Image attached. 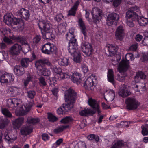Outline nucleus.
Listing matches in <instances>:
<instances>
[{
  "label": "nucleus",
  "mask_w": 148,
  "mask_h": 148,
  "mask_svg": "<svg viewBox=\"0 0 148 148\" xmlns=\"http://www.w3.org/2000/svg\"><path fill=\"white\" fill-rule=\"evenodd\" d=\"M78 23L80 27L81 32L84 35L85 38H86L87 36V30L84 22L81 18H79Z\"/></svg>",
  "instance_id": "25"
},
{
  "label": "nucleus",
  "mask_w": 148,
  "mask_h": 148,
  "mask_svg": "<svg viewBox=\"0 0 148 148\" xmlns=\"http://www.w3.org/2000/svg\"><path fill=\"white\" fill-rule=\"evenodd\" d=\"M11 38L15 42H18L21 44L26 45V47L27 48V49H24V51L26 53L28 52L30 49V46L27 43L26 38L25 37L21 36H13Z\"/></svg>",
  "instance_id": "7"
},
{
  "label": "nucleus",
  "mask_w": 148,
  "mask_h": 148,
  "mask_svg": "<svg viewBox=\"0 0 148 148\" xmlns=\"http://www.w3.org/2000/svg\"><path fill=\"white\" fill-rule=\"evenodd\" d=\"M125 35L124 29L123 27L121 26L118 27L115 32L116 39L122 41Z\"/></svg>",
  "instance_id": "14"
},
{
  "label": "nucleus",
  "mask_w": 148,
  "mask_h": 148,
  "mask_svg": "<svg viewBox=\"0 0 148 148\" xmlns=\"http://www.w3.org/2000/svg\"><path fill=\"white\" fill-rule=\"evenodd\" d=\"M58 30L60 32H63L66 29L65 24L64 23H61L58 26Z\"/></svg>",
  "instance_id": "54"
},
{
  "label": "nucleus",
  "mask_w": 148,
  "mask_h": 148,
  "mask_svg": "<svg viewBox=\"0 0 148 148\" xmlns=\"http://www.w3.org/2000/svg\"><path fill=\"white\" fill-rule=\"evenodd\" d=\"M27 122L28 123L33 124L38 123L40 121L39 118H34L31 117H28L27 119Z\"/></svg>",
  "instance_id": "42"
},
{
  "label": "nucleus",
  "mask_w": 148,
  "mask_h": 148,
  "mask_svg": "<svg viewBox=\"0 0 148 148\" xmlns=\"http://www.w3.org/2000/svg\"><path fill=\"white\" fill-rule=\"evenodd\" d=\"M66 38L67 40H69V43H71L73 42V40H75V41H77L76 39L75 38V37L74 34H71L70 33H66L65 35Z\"/></svg>",
  "instance_id": "46"
},
{
  "label": "nucleus",
  "mask_w": 148,
  "mask_h": 148,
  "mask_svg": "<svg viewBox=\"0 0 148 148\" xmlns=\"http://www.w3.org/2000/svg\"><path fill=\"white\" fill-rule=\"evenodd\" d=\"M46 64L50 66H52V64L47 59H39L36 61L35 63V66L37 70L39 75L45 76H49L51 74L49 70L46 69L44 64Z\"/></svg>",
  "instance_id": "2"
},
{
  "label": "nucleus",
  "mask_w": 148,
  "mask_h": 148,
  "mask_svg": "<svg viewBox=\"0 0 148 148\" xmlns=\"http://www.w3.org/2000/svg\"><path fill=\"white\" fill-rule=\"evenodd\" d=\"M33 42L36 46H38L41 44L42 41L41 36L40 35H36L33 38Z\"/></svg>",
  "instance_id": "35"
},
{
  "label": "nucleus",
  "mask_w": 148,
  "mask_h": 148,
  "mask_svg": "<svg viewBox=\"0 0 148 148\" xmlns=\"http://www.w3.org/2000/svg\"><path fill=\"white\" fill-rule=\"evenodd\" d=\"M94 111H92V110L90 109L84 108L79 112V114L81 116H86L88 114H95V112Z\"/></svg>",
  "instance_id": "32"
},
{
  "label": "nucleus",
  "mask_w": 148,
  "mask_h": 148,
  "mask_svg": "<svg viewBox=\"0 0 148 148\" xmlns=\"http://www.w3.org/2000/svg\"><path fill=\"white\" fill-rule=\"evenodd\" d=\"M20 88L12 87L9 88L8 92L13 97H15L20 92Z\"/></svg>",
  "instance_id": "28"
},
{
  "label": "nucleus",
  "mask_w": 148,
  "mask_h": 148,
  "mask_svg": "<svg viewBox=\"0 0 148 148\" xmlns=\"http://www.w3.org/2000/svg\"><path fill=\"white\" fill-rule=\"evenodd\" d=\"M32 59H29L28 58H23L21 59L20 61L21 66L23 68H27L28 66L29 63L32 62Z\"/></svg>",
  "instance_id": "34"
},
{
  "label": "nucleus",
  "mask_w": 148,
  "mask_h": 148,
  "mask_svg": "<svg viewBox=\"0 0 148 148\" xmlns=\"http://www.w3.org/2000/svg\"><path fill=\"white\" fill-rule=\"evenodd\" d=\"M56 61L58 64L61 66H66L69 64V59L66 58H58Z\"/></svg>",
  "instance_id": "30"
},
{
  "label": "nucleus",
  "mask_w": 148,
  "mask_h": 148,
  "mask_svg": "<svg viewBox=\"0 0 148 148\" xmlns=\"http://www.w3.org/2000/svg\"><path fill=\"white\" fill-rule=\"evenodd\" d=\"M27 97L31 100H33L36 95V92L34 90H29L26 92Z\"/></svg>",
  "instance_id": "48"
},
{
  "label": "nucleus",
  "mask_w": 148,
  "mask_h": 148,
  "mask_svg": "<svg viewBox=\"0 0 148 148\" xmlns=\"http://www.w3.org/2000/svg\"><path fill=\"white\" fill-rule=\"evenodd\" d=\"M69 127V125L63 126H62L59 127L54 130V132L56 133H59L62 132L64 129L67 128Z\"/></svg>",
  "instance_id": "49"
},
{
  "label": "nucleus",
  "mask_w": 148,
  "mask_h": 148,
  "mask_svg": "<svg viewBox=\"0 0 148 148\" xmlns=\"http://www.w3.org/2000/svg\"><path fill=\"white\" fill-rule=\"evenodd\" d=\"M82 51L87 56L92 54L93 49L91 45L87 42H85L82 46Z\"/></svg>",
  "instance_id": "11"
},
{
  "label": "nucleus",
  "mask_w": 148,
  "mask_h": 148,
  "mask_svg": "<svg viewBox=\"0 0 148 148\" xmlns=\"http://www.w3.org/2000/svg\"><path fill=\"white\" fill-rule=\"evenodd\" d=\"M119 18V16L116 13H111L108 14L106 21V23L108 26L114 24Z\"/></svg>",
  "instance_id": "10"
},
{
  "label": "nucleus",
  "mask_w": 148,
  "mask_h": 148,
  "mask_svg": "<svg viewBox=\"0 0 148 148\" xmlns=\"http://www.w3.org/2000/svg\"><path fill=\"white\" fill-rule=\"evenodd\" d=\"M34 105V101L33 100H31L30 101H28L26 103L24 108L23 109V107L21 108L18 115L22 116L26 114L31 110L32 107Z\"/></svg>",
  "instance_id": "6"
},
{
  "label": "nucleus",
  "mask_w": 148,
  "mask_h": 148,
  "mask_svg": "<svg viewBox=\"0 0 148 148\" xmlns=\"http://www.w3.org/2000/svg\"><path fill=\"white\" fill-rule=\"evenodd\" d=\"M146 78V75L145 74L142 72H138L136 73V76H135L134 79L135 81H136L137 80H140V79H144Z\"/></svg>",
  "instance_id": "41"
},
{
  "label": "nucleus",
  "mask_w": 148,
  "mask_h": 148,
  "mask_svg": "<svg viewBox=\"0 0 148 148\" xmlns=\"http://www.w3.org/2000/svg\"><path fill=\"white\" fill-rule=\"evenodd\" d=\"M131 92L128 90L122 89L119 92V95L123 97H125L131 94Z\"/></svg>",
  "instance_id": "40"
},
{
  "label": "nucleus",
  "mask_w": 148,
  "mask_h": 148,
  "mask_svg": "<svg viewBox=\"0 0 148 148\" xmlns=\"http://www.w3.org/2000/svg\"><path fill=\"white\" fill-rule=\"evenodd\" d=\"M138 8L137 7H132L126 13V19H131L132 21H135L138 18V14L134 12L137 10Z\"/></svg>",
  "instance_id": "8"
},
{
  "label": "nucleus",
  "mask_w": 148,
  "mask_h": 148,
  "mask_svg": "<svg viewBox=\"0 0 148 148\" xmlns=\"http://www.w3.org/2000/svg\"><path fill=\"white\" fill-rule=\"evenodd\" d=\"M93 85L92 80L90 77L88 78L84 83V86L86 89L89 90L92 89Z\"/></svg>",
  "instance_id": "23"
},
{
  "label": "nucleus",
  "mask_w": 148,
  "mask_h": 148,
  "mask_svg": "<svg viewBox=\"0 0 148 148\" xmlns=\"http://www.w3.org/2000/svg\"><path fill=\"white\" fill-rule=\"evenodd\" d=\"M126 108L129 110L136 109L140 105V103L133 97L127 98L125 100Z\"/></svg>",
  "instance_id": "4"
},
{
  "label": "nucleus",
  "mask_w": 148,
  "mask_h": 148,
  "mask_svg": "<svg viewBox=\"0 0 148 148\" xmlns=\"http://www.w3.org/2000/svg\"><path fill=\"white\" fill-rule=\"evenodd\" d=\"M121 0H114L113 3V5L115 7H117L121 3Z\"/></svg>",
  "instance_id": "61"
},
{
  "label": "nucleus",
  "mask_w": 148,
  "mask_h": 148,
  "mask_svg": "<svg viewBox=\"0 0 148 148\" xmlns=\"http://www.w3.org/2000/svg\"><path fill=\"white\" fill-rule=\"evenodd\" d=\"M94 22L95 24L98 23L101 20L102 13L101 10L96 8L93 9L91 12Z\"/></svg>",
  "instance_id": "9"
},
{
  "label": "nucleus",
  "mask_w": 148,
  "mask_h": 148,
  "mask_svg": "<svg viewBox=\"0 0 148 148\" xmlns=\"http://www.w3.org/2000/svg\"><path fill=\"white\" fill-rule=\"evenodd\" d=\"M48 119L49 121L54 122L58 120V118L51 113H49L48 115Z\"/></svg>",
  "instance_id": "50"
},
{
  "label": "nucleus",
  "mask_w": 148,
  "mask_h": 148,
  "mask_svg": "<svg viewBox=\"0 0 148 148\" xmlns=\"http://www.w3.org/2000/svg\"><path fill=\"white\" fill-rule=\"evenodd\" d=\"M82 69L84 73H86L89 71L88 66L85 64H84L82 66Z\"/></svg>",
  "instance_id": "56"
},
{
  "label": "nucleus",
  "mask_w": 148,
  "mask_h": 148,
  "mask_svg": "<svg viewBox=\"0 0 148 148\" xmlns=\"http://www.w3.org/2000/svg\"><path fill=\"white\" fill-rule=\"evenodd\" d=\"M1 111L3 114L6 117L11 118L13 117L11 113L9 111L8 109L6 108L2 109Z\"/></svg>",
  "instance_id": "37"
},
{
  "label": "nucleus",
  "mask_w": 148,
  "mask_h": 148,
  "mask_svg": "<svg viewBox=\"0 0 148 148\" xmlns=\"http://www.w3.org/2000/svg\"><path fill=\"white\" fill-rule=\"evenodd\" d=\"M134 21L131 20V19H126V22L128 26L130 27H133L134 25L133 22Z\"/></svg>",
  "instance_id": "59"
},
{
  "label": "nucleus",
  "mask_w": 148,
  "mask_h": 148,
  "mask_svg": "<svg viewBox=\"0 0 148 148\" xmlns=\"http://www.w3.org/2000/svg\"><path fill=\"white\" fill-rule=\"evenodd\" d=\"M32 129L30 126H24L21 130V134L23 135H27L30 133Z\"/></svg>",
  "instance_id": "33"
},
{
  "label": "nucleus",
  "mask_w": 148,
  "mask_h": 148,
  "mask_svg": "<svg viewBox=\"0 0 148 148\" xmlns=\"http://www.w3.org/2000/svg\"><path fill=\"white\" fill-rule=\"evenodd\" d=\"M129 66L128 61L122 60L119 64L118 70L120 72H124L128 69Z\"/></svg>",
  "instance_id": "19"
},
{
  "label": "nucleus",
  "mask_w": 148,
  "mask_h": 148,
  "mask_svg": "<svg viewBox=\"0 0 148 148\" xmlns=\"http://www.w3.org/2000/svg\"><path fill=\"white\" fill-rule=\"evenodd\" d=\"M63 17L64 16L62 14L60 13L58 14L55 17L54 19L58 22H59Z\"/></svg>",
  "instance_id": "57"
},
{
  "label": "nucleus",
  "mask_w": 148,
  "mask_h": 148,
  "mask_svg": "<svg viewBox=\"0 0 148 148\" xmlns=\"http://www.w3.org/2000/svg\"><path fill=\"white\" fill-rule=\"evenodd\" d=\"M42 138L44 141H46L48 140L49 137L48 134L46 133H43L42 135Z\"/></svg>",
  "instance_id": "62"
},
{
  "label": "nucleus",
  "mask_w": 148,
  "mask_h": 148,
  "mask_svg": "<svg viewBox=\"0 0 148 148\" xmlns=\"http://www.w3.org/2000/svg\"><path fill=\"white\" fill-rule=\"evenodd\" d=\"M49 85L52 86L53 85V86H55V84L56 82V78L55 77H53V78H50L49 79Z\"/></svg>",
  "instance_id": "63"
},
{
  "label": "nucleus",
  "mask_w": 148,
  "mask_h": 148,
  "mask_svg": "<svg viewBox=\"0 0 148 148\" xmlns=\"http://www.w3.org/2000/svg\"><path fill=\"white\" fill-rule=\"evenodd\" d=\"M51 69H53V71L56 73L59 74L62 72V69L60 67H57L56 66L54 67L52 65V66H50Z\"/></svg>",
  "instance_id": "55"
},
{
  "label": "nucleus",
  "mask_w": 148,
  "mask_h": 148,
  "mask_svg": "<svg viewBox=\"0 0 148 148\" xmlns=\"http://www.w3.org/2000/svg\"><path fill=\"white\" fill-rule=\"evenodd\" d=\"M68 75L65 73L61 72L59 74L58 77H60L61 79H63L67 77Z\"/></svg>",
  "instance_id": "58"
},
{
  "label": "nucleus",
  "mask_w": 148,
  "mask_h": 148,
  "mask_svg": "<svg viewBox=\"0 0 148 148\" xmlns=\"http://www.w3.org/2000/svg\"><path fill=\"white\" fill-rule=\"evenodd\" d=\"M13 15L10 13H7L4 16V21L7 25L10 24L13 22Z\"/></svg>",
  "instance_id": "26"
},
{
  "label": "nucleus",
  "mask_w": 148,
  "mask_h": 148,
  "mask_svg": "<svg viewBox=\"0 0 148 148\" xmlns=\"http://www.w3.org/2000/svg\"><path fill=\"white\" fill-rule=\"evenodd\" d=\"M32 77L29 74L27 76V78L24 80V85L25 86H26L29 82L31 81Z\"/></svg>",
  "instance_id": "52"
},
{
  "label": "nucleus",
  "mask_w": 148,
  "mask_h": 148,
  "mask_svg": "<svg viewBox=\"0 0 148 148\" xmlns=\"http://www.w3.org/2000/svg\"><path fill=\"white\" fill-rule=\"evenodd\" d=\"M71 43H69L68 46V50L71 55L77 53L79 51L78 50L77 43L75 40H74Z\"/></svg>",
  "instance_id": "12"
},
{
  "label": "nucleus",
  "mask_w": 148,
  "mask_h": 148,
  "mask_svg": "<svg viewBox=\"0 0 148 148\" xmlns=\"http://www.w3.org/2000/svg\"><path fill=\"white\" fill-rule=\"evenodd\" d=\"M81 74L78 73L74 72L73 73L71 78L72 81L76 83L77 84H79L81 82Z\"/></svg>",
  "instance_id": "24"
},
{
  "label": "nucleus",
  "mask_w": 148,
  "mask_h": 148,
  "mask_svg": "<svg viewBox=\"0 0 148 148\" xmlns=\"http://www.w3.org/2000/svg\"><path fill=\"white\" fill-rule=\"evenodd\" d=\"M108 80V81L114 84L115 83L114 76L113 71L112 69L108 70L107 73Z\"/></svg>",
  "instance_id": "31"
},
{
  "label": "nucleus",
  "mask_w": 148,
  "mask_h": 148,
  "mask_svg": "<svg viewBox=\"0 0 148 148\" xmlns=\"http://www.w3.org/2000/svg\"><path fill=\"white\" fill-rule=\"evenodd\" d=\"M22 49V47L20 45L15 43L11 47L9 52L12 56H17L19 55Z\"/></svg>",
  "instance_id": "13"
},
{
  "label": "nucleus",
  "mask_w": 148,
  "mask_h": 148,
  "mask_svg": "<svg viewBox=\"0 0 148 148\" xmlns=\"http://www.w3.org/2000/svg\"><path fill=\"white\" fill-rule=\"evenodd\" d=\"M89 105L93 108L92 111H95V113L97 112L99 114L101 113L99 109V106L97 101L92 98H89L88 101Z\"/></svg>",
  "instance_id": "15"
},
{
  "label": "nucleus",
  "mask_w": 148,
  "mask_h": 148,
  "mask_svg": "<svg viewBox=\"0 0 148 148\" xmlns=\"http://www.w3.org/2000/svg\"><path fill=\"white\" fill-rule=\"evenodd\" d=\"M125 142L123 140H119L112 146L111 148H121L124 146Z\"/></svg>",
  "instance_id": "39"
},
{
  "label": "nucleus",
  "mask_w": 148,
  "mask_h": 148,
  "mask_svg": "<svg viewBox=\"0 0 148 148\" xmlns=\"http://www.w3.org/2000/svg\"><path fill=\"white\" fill-rule=\"evenodd\" d=\"M56 48L51 43L48 42L42 45L40 48L42 52L46 54L51 55L55 51Z\"/></svg>",
  "instance_id": "5"
},
{
  "label": "nucleus",
  "mask_w": 148,
  "mask_h": 148,
  "mask_svg": "<svg viewBox=\"0 0 148 148\" xmlns=\"http://www.w3.org/2000/svg\"><path fill=\"white\" fill-rule=\"evenodd\" d=\"M116 79L117 80L121 82H123L125 79V77L124 76L120 75H117Z\"/></svg>",
  "instance_id": "60"
},
{
  "label": "nucleus",
  "mask_w": 148,
  "mask_h": 148,
  "mask_svg": "<svg viewBox=\"0 0 148 148\" xmlns=\"http://www.w3.org/2000/svg\"><path fill=\"white\" fill-rule=\"evenodd\" d=\"M138 23L140 26H145L148 23V19L145 18H141L138 20Z\"/></svg>",
  "instance_id": "43"
},
{
  "label": "nucleus",
  "mask_w": 148,
  "mask_h": 148,
  "mask_svg": "<svg viewBox=\"0 0 148 148\" xmlns=\"http://www.w3.org/2000/svg\"><path fill=\"white\" fill-rule=\"evenodd\" d=\"M14 79V76L11 73H5L0 78V81L2 83L12 82Z\"/></svg>",
  "instance_id": "16"
},
{
  "label": "nucleus",
  "mask_w": 148,
  "mask_h": 148,
  "mask_svg": "<svg viewBox=\"0 0 148 148\" xmlns=\"http://www.w3.org/2000/svg\"><path fill=\"white\" fill-rule=\"evenodd\" d=\"M64 96L67 104L73 108L77 97L76 92L73 89L70 88L65 92Z\"/></svg>",
  "instance_id": "3"
},
{
  "label": "nucleus",
  "mask_w": 148,
  "mask_h": 148,
  "mask_svg": "<svg viewBox=\"0 0 148 148\" xmlns=\"http://www.w3.org/2000/svg\"><path fill=\"white\" fill-rule=\"evenodd\" d=\"M0 129H3L8 125L9 121L7 119H3L1 118L0 119Z\"/></svg>",
  "instance_id": "38"
},
{
  "label": "nucleus",
  "mask_w": 148,
  "mask_h": 148,
  "mask_svg": "<svg viewBox=\"0 0 148 148\" xmlns=\"http://www.w3.org/2000/svg\"><path fill=\"white\" fill-rule=\"evenodd\" d=\"M118 50L117 46L112 45H110L108 46V53H106L107 56H112L116 53Z\"/></svg>",
  "instance_id": "20"
},
{
  "label": "nucleus",
  "mask_w": 148,
  "mask_h": 148,
  "mask_svg": "<svg viewBox=\"0 0 148 148\" xmlns=\"http://www.w3.org/2000/svg\"><path fill=\"white\" fill-rule=\"evenodd\" d=\"M87 138L88 140L93 141L95 140L96 143H97L99 140V137L97 135L92 134L88 135Z\"/></svg>",
  "instance_id": "36"
},
{
  "label": "nucleus",
  "mask_w": 148,
  "mask_h": 148,
  "mask_svg": "<svg viewBox=\"0 0 148 148\" xmlns=\"http://www.w3.org/2000/svg\"><path fill=\"white\" fill-rule=\"evenodd\" d=\"M17 100L15 98L12 99H9L8 100V102L10 106V107L14 109V107L15 106L14 104H15V102Z\"/></svg>",
  "instance_id": "53"
},
{
  "label": "nucleus",
  "mask_w": 148,
  "mask_h": 148,
  "mask_svg": "<svg viewBox=\"0 0 148 148\" xmlns=\"http://www.w3.org/2000/svg\"><path fill=\"white\" fill-rule=\"evenodd\" d=\"M38 25L40 29L43 38L52 40L54 38V35L53 33L52 30L48 22L44 20L40 21Z\"/></svg>",
  "instance_id": "1"
},
{
  "label": "nucleus",
  "mask_w": 148,
  "mask_h": 148,
  "mask_svg": "<svg viewBox=\"0 0 148 148\" xmlns=\"http://www.w3.org/2000/svg\"><path fill=\"white\" fill-rule=\"evenodd\" d=\"M24 119L23 117L17 118L13 121L12 123L16 128H18L23 122Z\"/></svg>",
  "instance_id": "29"
},
{
  "label": "nucleus",
  "mask_w": 148,
  "mask_h": 148,
  "mask_svg": "<svg viewBox=\"0 0 148 148\" xmlns=\"http://www.w3.org/2000/svg\"><path fill=\"white\" fill-rule=\"evenodd\" d=\"M72 120V119L70 117H65L61 120V123L63 124H67L71 122Z\"/></svg>",
  "instance_id": "51"
},
{
  "label": "nucleus",
  "mask_w": 148,
  "mask_h": 148,
  "mask_svg": "<svg viewBox=\"0 0 148 148\" xmlns=\"http://www.w3.org/2000/svg\"><path fill=\"white\" fill-rule=\"evenodd\" d=\"M141 128L142 129L141 133L142 135L143 136L148 135V124L142 125Z\"/></svg>",
  "instance_id": "44"
},
{
  "label": "nucleus",
  "mask_w": 148,
  "mask_h": 148,
  "mask_svg": "<svg viewBox=\"0 0 148 148\" xmlns=\"http://www.w3.org/2000/svg\"><path fill=\"white\" fill-rule=\"evenodd\" d=\"M11 30L9 29H4L2 31V33L4 35L10 33Z\"/></svg>",
  "instance_id": "64"
},
{
  "label": "nucleus",
  "mask_w": 148,
  "mask_h": 148,
  "mask_svg": "<svg viewBox=\"0 0 148 148\" xmlns=\"http://www.w3.org/2000/svg\"><path fill=\"white\" fill-rule=\"evenodd\" d=\"M73 108L67 104H63L57 110V112L59 114H65L66 112L71 110Z\"/></svg>",
  "instance_id": "18"
},
{
  "label": "nucleus",
  "mask_w": 148,
  "mask_h": 148,
  "mask_svg": "<svg viewBox=\"0 0 148 148\" xmlns=\"http://www.w3.org/2000/svg\"><path fill=\"white\" fill-rule=\"evenodd\" d=\"M38 79L39 81V85L41 87L43 88L47 86V85L44 77H40L38 78Z\"/></svg>",
  "instance_id": "47"
},
{
  "label": "nucleus",
  "mask_w": 148,
  "mask_h": 148,
  "mask_svg": "<svg viewBox=\"0 0 148 148\" xmlns=\"http://www.w3.org/2000/svg\"><path fill=\"white\" fill-rule=\"evenodd\" d=\"M15 74L18 76L22 75L25 73L24 68L20 65H16L14 69Z\"/></svg>",
  "instance_id": "21"
},
{
  "label": "nucleus",
  "mask_w": 148,
  "mask_h": 148,
  "mask_svg": "<svg viewBox=\"0 0 148 148\" xmlns=\"http://www.w3.org/2000/svg\"><path fill=\"white\" fill-rule=\"evenodd\" d=\"M115 96V93L114 91L112 90H110L108 91V92L106 95L107 99L105 97L104 98L107 101L112 102Z\"/></svg>",
  "instance_id": "27"
},
{
  "label": "nucleus",
  "mask_w": 148,
  "mask_h": 148,
  "mask_svg": "<svg viewBox=\"0 0 148 148\" xmlns=\"http://www.w3.org/2000/svg\"><path fill=\"white\" fill-rule=\"evenodd\" d=\"M73 57V60L77 63H79L81 61V56L79 52L77 53L74 54L72 55Z\"/></svg>",
  "instance_id": "45"
},
{
  "label": "nucleus",
  "mask_w": 148,
  "mask_h": 148,
  "mask_svg": "<svg viewBox=\"0 0 148 148\" xmlns=\"http://www.w3.org/2000/svg\"><path fill=\"white\" fill-rule=\"evenodd\" d=\"M18 15L22 19L25 21L27 20L30 16L29 11L24 8H22L17 12Z\"/></svg>",
  "instance_id": "17"
},
{
  "label": "nucleus",
  "mask_w": 148,
  "mask_h": 148,
  "mask_svg": "<svg viewBox=\"0 0 148 148\" xmlns=\"http://www.w3.org/2000/svg\"><path fill=\"white\" fill-rule=\"evenodd\" d=\"M79 1H77L75 2L73 7L69 10L67 16H75L76 11L79 5Z\"/></svg>",
  "instance_id": "22"
}]
</instances>
